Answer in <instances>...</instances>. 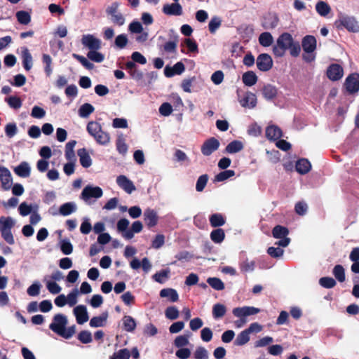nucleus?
Listing matches in <instances>:
<instances>
[{"instance_id": "obj_1", "label": "nucleus", "mask_w": 359, "mask_h": 359, "mask_svg": "<svg viewBox=\"0 0 359 359\" xmlns=\"http://www.w3.org/2000/svg\"><path fill=\"white\" fill-rule=\"evenodd\" d=\"M68 320L66 316L62 313L56 314L53 318V321L49 325V329L59 336L65 338H71L76 332V326L72 325L67 327Z\"/></svg>"}, {"instance_id": "obj_2", "label": "nucleus", "mask_w": 359, "mask_h": 359, "mask_svg": "<svg viewBox=\"0 0 359 359\" xmlns=\"http://www.w3.org/2000/svg\"><path fill=\"white\" fill-rule=\"evenodd\" d=\"M293 42L294 39L290 33L281 34L277 39L276 44L273 47V53L276 57H283Z\"/></svg>"}, {"instance_id": "obj_3", "label": "nucleus", "mask_w": 359, "mask_h": 359, "mask_svg": "<svg viewBox=\"0 0 359 359\" xmlns=\"http://www.w3.org/2000/svg\"><path fill=\"white\" fill-rule=\"evenodd\" d=\"M16 221L11 217H0V231L2 238L5 241L13 245L15 243L13 236L11 232V229L15 225Z\"/></svg>"}, {"instance_id": "obj_4", "label": "nucleus", "mask_w": 359, "mask_h": 359, "mask_svg": "<svg viewBox=\"0 0 359 359\" xmlns=\"http://www.w3.org/2000/svg\"><path fill=\"white\" fill-rule=\"evenodd\" d=\"M339 28L340 26L346 29L348 32L356 33L359 32V24L356 19L353 16H343L336 21Z\"/></svg>"}, {"instance_id": "obj_5", "label": "nucleus", "mask_w": 359, "mask_h": 359, "mask_svg": "<svg viewBox=\"0 0 359 359\" xmlns=\"http://www.w3.org/2000/svg\"><path fill=\"white\" fill-rule=\"evenodd\" d=\"M91 136H93L100 144H105L109 142V134L102 131L97 122L91 121Z\"/></svg>"}, {"instance_id": "obj_6", "label": "nucleus", "mask_w": 359, "mask_h": 359, "mask_svg": "<svg viewBox=\"0 0 359 359\" xmlns=\"http://www.w3.org/2000/svg\"><path fill=\"white\" fill-rule=\"evenodd\" d=\"M344 86L349 94H354L359 91V74L352 73L345 79Z\"/></svg>"}, {"instance_id": "obj_7", "label": "nucleus", "mask_w": 359, "mask_h": 359, "mask_svg": "<svg viewBox=\"0 0 359 359\" xmlns=\"http://www.w3.org/2000/svg\"><path fill=\"white\" fill-rule=\"evenodd\" d=\"M220 143L215 137H210L206 140L201 146V153L208 156L211 155L214 151H217L219 147Z\"/></svg>"}, {"instance_id": "obj_8", "label": "nucleus", "mask_w": 359, "mask_h": 359, "mask_svg": "<svg viewBox=\"0 0 359 359\" xmlns=\"http://www.w3.org/2000/svg\"><path fill=\"white\" fill-rule=\"evenodd\" d=\"M256 64L260 71L267 72L273 67V60L269 54L262 53L257 57Z\"/></svg>"}, {"instance_id": "obj_9", "label": "nucleus", "mask_w": 359, "mask_h": 359, "mask_svg": "<svg viewBox=\"0 0 359 359\" xmlns=\"http://www.w3.org/2000/svg\"><path fill=\"white\" fill-rule=\"evenodd\" d=\"M344 70L339 64H331L327 69V76L331 81H335L341 79L343 76Z\"/></svg>"}, {"instance_id": "obj_10", "label": "nucleus", "mask_w": 359, "mask_h": 359, "mask_svg": "<svg viewBox=\"0 0 359 359\" xmlns=\"http://www.w3.org/2000/svg\"><path fill=\"white\" fill-rule=\"evenodd\" d=\"M144 221L149 229L155 226L158 222L157 212L151 208H147L144 212Z\"/></svg>"}, {"instance_id": "obj_11", "label": "nucleus", "mask_w": 359, "mask_h": 359, "mask_svg": "<svg viewBox=\"0 0 359 359\" xmlns=\"http://www.w3.org/2000/svg\"><path fill=\"white\" fill-rule=\"evenodd\" d=\"M116 183L119 187L129 194L136 189L133 182L126 176L123 175L117 177Z\"/></svg>"}, {"instance_id": "obj_12", "label": "nucleus", "mask_w": 359, "mask_h": 359, "mask_svg": "<svg viewBox=\"0 0 359 359\" xmlns=\"http://www.w3.org/2000/svg\"><path fill=\"white\" fill-rule=\"evenodd\" d=\"M0 181L1 187L4 190H8L12 185V176L9 170L5 167H0Z\"/></svg>"}, {"instance_id": "obj_13", "label": "nucleus", "mask_w": 359, "mask_h": 359, "mask_svg": "<svg viewBox=\"0 0 359 359\" xmlns=\"http://www.w3.org/2000/svg\"><path fill=\"white\" fill-rule=\"evenodd\" d=\"M279 22V18L275 13H268L263 18L262 22V27L265 29H272L276 28Z\"/></svg>"}, {"instance_id": "obj_14", "label": "nucleus", "mask_w": 359, "mask_h": 359, "mask_svg": "<svg viewBox=\"0 0 359 359\" xmlns=\"http://www.w3.org/2000/svg\"><path fill=\"white\" fill-rule=\"evenodd\" d=\"M302 46L306 53H312L316 48V39L313 36L306 35L302 39Z\"/></svg>"}, {"instance_id": "obj_15", "label": "nucleus", "mask_w": 359, "mask_h": 359, "mask_svg": "<svg viewBox=\"0 0 359 359\" xmlns=\"http://www.w3.org/2000/svg\"><path fill=\"white\" fill-rule=\"evenodd\" d=\"M74 314L76 317V322L79 324H83L88 320L87 308L83 305H79L74 309Z\"/></svg>"}, {"instance_id": "obj_16", "label": "nucleus", "mask_w": 359, "mask_h": 359, "mask_svg": "<svg viewBox=\"0 0 359 359\" xmlns=\"http://www.w3.org/2000/svg\"><path fill=\"white\" fill-rule=\"evenodd\" d=\"M162 10L163 13L168 15H181L182 14V7L179 3L166 4Z\"/></svg>"}, {"instance_id": "obj_17", "label": "nucleus", "mask_w": 359, "mask_h": 359, "mask_svg": "<svg viewBox=\"0 0 359 359\" xmlns=\"http://www.w3.org/2000/svg\"><path fill=\"white\" fill-rule=\"evenodd\" d=\"M278 88L269 83L264 85L262 89L264 97L268 101L274 100L278 95Z\"/></svg>"}, {"instance_id": "obj_18", "label": "nucleus", "mask_w": 359, "mask_h": 359, "mask_svg": "<svg viewBox=\"0 0 359 359\" xmlns=\"http://www.w3.org/2000/svg\"><path fill=\"white\" fill-rule=\"evenodd\" d=\"M283 135L281 129L276 126H269L266 128V137L270 140H279Z\"/></svg>"}, {"instance_id": "obj_19", "label": "nucleus", "mask_w": 359, "mask_h": 359, "mask_svg": "<svg viewBox=\"0 0 359 359\" xmlns=\"http://www.w3.org/2000/svg\"><path fill=\"white\" fill-rule=\"evenodd\" d=\"M143 229L142 223L137 220L135 221L126 233H123V237L126 240H130L134 237L135 233H138L142 231Z\"/></svg>"}, {"instance_id": "obj_20", "label": "nucleus", "mask_w": 359, "mask_h": 359, "mask_svg": "<svg viewBox=\"0 0 359 359\" xmlns=\"http://www.w3.org/2000/svg\"><path fill=\"white\" fill-rule=\"evenodd\" d=\"M15 173L20 177H28L30 175L31 168L27 162L23 161L14 168Z\"/></svg>"}, {"instance_id": "obj_21", "label": "nucleus", "mask_w": 359, "mask_h": 359, "mask_svg": "<svg viewBox=\"0 0 359 359\" xmlns=\"http://www.w3.org/2000/svg\"><path fill=\"white\" fill-rule=\"evenodd\" d=\"M240 102L243 107L254 108L257 104L256 95L251 92H248Z\"/></svg>"}, {"instance_id": "obj_22", "label": "nucleus", "mask_w": 359, "mask_h": 359, "mask_svg": "<svg viewBox=\"0 0 359 359\" xmlns=\"http://www.w3.org/2000/svg\"><path fill=\"white\" fill-rule=\"evenodd\" d=\"M295 168L297 172L304 175L310 171L311 165L309 160L301 158L297 161Z\"/></svg>"}, {"instance_id": "obj_23", "label": "nucleus", "mask_w": 359, "mask_h": 359, "mask_svg": "<svg viewBox=\"0 0 359 359\" xmlns=\"http://www.w3.org/2000/svg\"><path fill=\"white\" fill-rule=\"evenodd\" d=\"M76 144V140H71L68 142L65 145V158L69 161H76V156L74 153V147Z\"/></svg>"}, {"instance_id": "obj_24", "label": "nucleus", "mask_w": 359, "mask_h": 359, "mask_svg": "<svg viewBox=\"0 0 359 359\" xmlns=\"http://www.w3.org/2000/svg\"><path fill=\"white\" fill-rule=\"evenodd\" d=\"M22 65L25 70L29 71L33 65L32 56L27 48L22 50Z\"/></svg>"}, {"instance_id": "obj_25", "label": "nucleus", "mask_w": 359, "mask_h": 359, "mask_svg": "<svg viewBox=\"0 0 359 359\" xmlns=\"http://www.w3.org/2000/svg\"><path fill=\"white\" fill-rule=\"evenodd\" d=\"M257 76L256 74L252 71H248L245 72L242 76L243 83L246 86H252L257 82Z\"/></svg>"}, {"instance_id": "obj_26", "label": "nucleus", "mask_w": 359, "mask_h": 359, "mask_svg": "<svg viewBox=\"0 0 359 359\" xmlns=\"http://www.w3.org/2000/svg\"><path fill=\"white\" fill-rule=\"evenodd\" d=\"M161 297H168L171 302H176L179 299L177 292L172 288H164L160 291Z\"/></svg>"}, {"instance_id": "obj_27", "label": "nucleus", "mask_w": 359, "mask_h": 359, "mask_svg": "<svg viewBox=\"0 0 359 359\" xmlns=\"http://www.w3.org/2000/svg\"><path fill=\"white\" fill-rule=\"evenodd\" d=\"M76 210V205L74 202H68L62 204L59 209L61 215L67 216Z\"/></svg>"}, {"instance_id": "obj_28", "label": "nucleus", "mask_w": 359, "mask_h": 359, "mask_svg": "<svg viewBox=\"0 0 359 359\" xmlns=\"http://www.w3.org/2000/svg\"><path fill=\"white\" fill-rule=\"evenodd\" d=\"M210 224L212 227H219L223 226L225 222V218L220 213H214L209 217Z\"/></svg>"}, {"instance_id": "obj_29", "label": "nucleus", "mask_w": 359, "mask_h": 359, "mask_svg": "<svg viewBox=\"0 0 359 359\" xmlns=\"http://www.w3.org/2000/svg\"><path fill=\"white\" fill-rule=\"evenodd\" d=\"M243 149V143L239 140L231 142L225 148V152L228 154H236Z\"/></svg>"}, {"instance_id": "obj_30", "label": "nucleus", "mask_w": 359, "mask_h": 359, "mask_svg": "<svg viewBox=\"0 0 359 359\" xmlns=\"http://www.w3.org/2000/svg\"><path fill=\"white\" fill-rule=\"evenodd\" d=\"M108 318V313L107 311L103 312L99 316H95L91 318V327H103L106 325L107 320Z\"/></svg>"}, {"instance_id": "obj_31", "label": "nucleus", "mask_w": 359, "mask_h": 359, "mask_svg": "<svg viewBox=\"0 0 359 359\" xmlns=\"http://www.w3.org/2000/svg\"><path fill=\"white\" fill-rule=\"evenodd\" d=\"M289 234V229L281 225H276L272 229L273 238L280 239L287 237Z\"/></svg>"}, {"instance_id": "obj_32", "label": "nucleus", "mask_w": 359, "mask_h": 359, "mask_svg": "<svg viewBox=\"0 0 359 359\" xmlns=\"http://www.w3.org/2000/svg\"><path fill=\"white\" fill-rule=\"evenodd\" d=\"M316 10L320 16L325 17L330 13L331 8L327 3L320 1L316 5Z\"/></svg>"}, {"instance_id": "obj_33", "label": "nucleus", "mask_w": 359, "mask_h": 359, "mask_svg": "<svg viewBox=\"0 0 359 359\" xmlns=\"http://www.w3.org/2000/svg\"><path fill=\"white\" fill-rule=\"evenodd\" d=\"M38 210V205H28L27 203L23 202L22 203L18 208L19 213L20 215L25 217L28 215H29L31 212H32L34 210L37 211Z\"/></svg>"}, {"instance_id": "obj_34", "label": "nucleus", "mask_w": 359, "mask_h": 359, "mask_svg": "<svg viewBox=\"0 0 359 359\" xmlns=\"http://www.w3.org/2000/svg\"><path fill=\"white\" fill-rule=\"evenodd\" d=\"M273 42V36L270 32H265L262 33L259 36V43L264 47L270 46Z\"/></svg>"}, {"instance_id": "obj_35", "label": "nucleus", "mask_w": 359, "mask_h": 359, "mask_svg": "<svg viewBox=\"0 0 359 359\" xmlns=\"http://www.w3.org/2000/svg\"><path fill=\"white\" fill-rule=\"evenodd\" d=\"M250 341V333L246 330H244L241 333H239L235 341H234V345L235 346H243L245 344H247Z\"/></svg>"}, {"instance_id": "obj_36", "label": "nucleus", "mask_w": 359, "mask_h": 359, "mask_svg": "<svg viewBox=\"0 0 359 359\" xmlns=\"http://www.w3.org/2000/svg\"><path fill=\"white\" fill-rule=\"evenodd\" d=\"M225 238V233L222 229L218 228L210 233V238L215 243H222Z\"/></svg>"}, {"instance_id": "obj_37", "label": "nucleus", "mask_w": 359, "mask_h": 359, "mask_svg": "<svg viewBox=\"0 0 359 359\" xmlns=\"http://www.w3.org/2000/svg\"><path fill=\"white\" fill-rule=\"evenodd\" d=\"M123 328L126 331L132 332L135 330L136 322L133 318L130 316H125L123 318Z\"/></svg>"}, {"instance_id": "obj_38", "label": "nucleus", "mask_w": 359, "mask_h": 359, "mask_svg": "<svg viewBox=\"0 0 359 359\" xmlns=\"http://www.w3.org/2000/svg\"><path fill=\"white\" fill-rule=\"evenodd\" d=\"M226 312V308L224 304L217 303L212 307V316L215 319L222 318Z\"/></svg>"}, {"instance_id": "obj_39", "label": "nucleus", "mask_w": 359, "mask_h": 359, "mask_svg": "<svg viewBox=\"0 0 359 359\" xmlns=\"http://www.w3.org/2000/svg\"><path fill=\"white\" fill-rule=\"evenodd\" d=\"M333 275L335 278L340 283L345 281L346 276H345V270L342 265L337 264L336 265L332 271Z\"/></svg>"}, {"instance_id": "obj_40", "label": "nucleus", "mask_w": 359, "mask_h": 359, "mask_svg": "<svg viewBox=\"0 0 359 359\" xmlns=\"http://www.w3.org/2000/svg\"><path fill=\"white\" fill-rule=\"evenodd\" d=\"M77 154L80 158V163L82 166L88 168L90 166V160L87 150L84 148L80 149L77 151Z\"/></svg>"}, {"instance_id": "obj_41", "label": "nucleus", "mask_w": 359, "mask_h": 359, "mask_svg": "<svg viewBox=\"0 0 359 359\" xmlns=\"http://www.w3.org/2000/svg\"><path fill=\"white\" fill-rule=\"evenodd\" d=\"M222 20L218 16H214L211 18L208 24V29L211 34H215L216 31L221 27Z\"/></svg>"}, {"instance_id": "obj_42", "label": "nucleus", "mask_w": 359, "mask_h": 359, "mask_svg": "<svg viewBox=\"0 0 359 359\" xmlns=\"http://www.w3.org/2000/svg\"><path fill=\"white\" fill-rule=\"evenodd\" d=\"M15 16L19 23L22 25H28L31 21V16L29 13L25 11H18Z\"/></svg>"}, {"instance_id": "obj_43", "label": "nucleus", "mask_w": 359, "mask_h": 359, "mask_svg": "<svg viewBox=\"0 0 359 359\" xmlns=\"http://www.w3.org/2000/svg\"><path fill=\"white\" fill-rule=\"evenodd\" d=\"M207 283L216 290H222L224 289V283L219 278H208Z\"/></svg>"}, {"instance_id": "obj_44", "label": "nucleus", "mask_w": 359, "mask_h": 359, "mask_svg": "<svg viewBox=\"0 0 359 359\" xmlns=\"http://www.w3.org/2000/svg\"><path fill=\"white\" fill-rule=\"evenodd\" d=\"M128 43V39L127 35L125 34H119L115 38L114 45L118 49L125 48Z\"/></svg>"}, {"instance_id": "obj_45", "label": "nucleus", "mask_w": 359, "mask_h": 359, "mask_svg": "<svg viewBox=\"0 0 359 359\" xmlns=\"http://www.w3.org/2000/svg\"><path fill=\"white\" fill-rule=\"evenodd\" d=\"M235 175V171L233 170H226L220 172L215 177V182H223Z\"/></svg>"}, {"instance_id": "obj_46", "label": "nucleus", "mask_w": 359, "mask_h": 359, "mask_svg": "<svg viewBox=\"0 0 359 359\" xmlns=\"http://www.w3.org/2000/svg\"><path fill=\"white\" fill-rule=\"evenodd\" d=\"M319 284L324 288L330 289L336 285L337 282L333 278L326 276L320 278Z\"/></svg>"}, {"instance_id": "obj_47", "label": "nucleus", "mask_w": 359, "mask_h": 359, "mask_svg": "<svg viewBox=\"0 0 359 359\" xmlns=\"http://www.w3.org/2000/svg\"><path fill=\"white\" fill-rule=\"evenodd\" d=\"M169 273V269H163L154 274L153 279L159 283H163L165 280L168 278Z\"/></svg>"}, {"instance_id": "obj_48", "label": "nucleus", "mask_w": 359, "mask_h": 359, "mask_svg": "<svg viewBox=\"0 0 359 359\" xmlns=\"http://www.w3.org/2000/svg\"><path fill=\"white\" fill-rule=\"evenodd\" d=\"M180 312L175 306H168L165 311V316L169 320L178 318Z\"/></svg>"}, {"instance_id": "obj_49", "label": "nucleus", "mask_w": 359, "mask_h": 359, "mask_svg": "<svg viewBox=\"0 0 359 359\" xmlns=\"http://www.w3.org/2000/svg\"><path fill=\"white\" fill-rule=\"evenodd\" d=\"M208 181V175L207 174H204L201 175L196 182V189L198 192H201L205 189Z\"/></svg>"}, {"instance_id": "obj_50", "label": "nucleus", "mask_w": 359, "mask_h": 359, "mask_svg": "<svg viewBox=\"0 0 359 359\" xmlns=\"http://www.w3.org/2000/svg\"><path fill=\"white\" fill-rule=\"evenodd\" d=\"M60 249L64 255H70L73 251V246L68 239L61 240Z\"/></svg>"}, {"instance_id": "obj_51", "label": "nucleus", "mask_w": 359, "mask_h": 359, "mask_svg": "<svg viewBox=\"0 0 359 359\" xmlns=\"http://www.w3.org/2000/svg\"><path fill=\"white\" fill-rule=\"evenodd\" d=\"M79 295V291L78 289H74L70 293L66 296L67 304L69 306H73L77 303V297Z\"/></svg>"}, {"instance_id": "obj_52", "label": "nucleus", "mask_w": 359, "mask_h": 359, "mask_svg": "<svg viewBox=\"0 0 359 359\" xmlns=\"http://www.w3.org/2000/svg\"><path fill=\"white\" fill-rule=\"evenodd\" d=\"M43 280L46 282L47 289L51 294H56L60 292L61 287L57 283L47 280L46 278H45Z\"/></svg>"}, {"instance_id": "obj_53", "label": "nucleus", "mask_w": 359, "mask_h": 359, "mask_svg": "<svg viewBox=\"0 0 359 359\" xmlns=\"http://www.w3.org/2000/svg\"><path fill=\"white\" fill-rule=\"evenodd\" d=\"M6 102L8 103L10 107L18 109L22 107V101L17 96H11L6 99Z\"/></svg>"}, {"instance_id": "obj_54", "label": "nucleus", "mask_w": 359, "mask_h": 359, "mask_svg": "<svg viewBox=\"0 0 359 359\" xmlns=\"http://www.w3.org/2000/svg\"><path fill=\"white\" fill-rule=\"evenodd\" d=\"M130 353L128 348L120 349L110 357L109 359H129Z\"/></svg>"}, {"instance_id": "obj_55", "label": "nucleus", "mask_w": 359, "mask_h": 359, "mask_svg": "<svg viewBox=\"0 0 359 359\" xmlns=\"http://www.w3.org/2000/svg\"><path fill=\"white\" fill-rule=\"evenodd\" d=\"M177 39H175L174 41H170L166 42L163 46V49L165 52L169 53H175L177 51Z\"/></svg>"}, {"instance_id": "obj_56", "label": "nucleus", "mask_w": 359, "mask_h": 359, "mask_svg": "<svg viewBox=\"0 0 359 359\" xmlns=\"http://www.w3.org/2000/svg\"><path fill=\"white\" fill-rule=\"evenodd\" d=\"M129 221L126 218L120 219L116 224L118 231L121 232V234L126 233L128 231Z\"/></svg>"}, {"instance_id": "obj_57", "label": "nucleus", "mask_w": 359, "mask_h": 359, "mask_svg": "<svg viewBox=\"0 0 359 359\" xmlns=\"http://www.w3.org/2000/svg\"><path fill=\"white\" fill-rule=\"evenodd\" d=\"M43 63L45 65L44 70L48 76H50L52 73L51 63L52 59L48 54H43L42 56Z\"/></svg>"}, {"instance_id": "obj_58", "label": "nucleus", "mask_w": 359, "mask_h": 359, "mask_svg": "<svg viewBox=\"0 0 359 359\" xmlns=\"http://www.w3.org/2000/svg\"><path fill=\"white\" fill-rule=\"evenodd\" d=\"M189 344V337L185 335L177 336L174 340V345L177 348H183Z\"/></svg>"}, {"instance_id": "obj_59", "label": "nucleus", "mask_w": 359, "mask_h": 359, "mask_svg": "<svg viewBox=\"0 0 359 359\" xmlns=\"http://www.w3.org/2000/svg\"><path fill=\"white\" fill-rule=\"evenodd\" d=\"M284 250L279 247H269L267 253L273 258H280L283 256Z\"/></svg>"}, {"instance_id": "obj_60", "label": "nucleus", "mask_w": 359, "mask_h": 359, "mask_svg": "<svg viewBox=\"0 0 359 359\" xmlns=\"http://www.w3.org/2000/svg\"><path fill=\"white\" fill-rule=\"evenodd\" d=\"M116 146L117 151L121 154H125L128 151V146L125 142V140L122 137L118 138Z\"/></svg>"}, {"instance_id": "obj_61", "label": "nucleus", "mask_w": 359, "mask_h": 359, "mask_svg": "<svg viewBox=\"0 0 359 359\" xmlns=\"http://www.w3.org/2000/svg\"><path fill=\"white\" fill-rule=\"evenodd\" d=\"M165 243V236L163 234H157L152 241L151 246L155 249L161 248Z\"/></svg>"}, {"instance_id": "obj_62", "label": "nucleus", "mask_w": 359, "mask_h": 359, "mask_svg": "<svg viewBox=\"0 0 359 359\" xmlns=\"http://www.w3.org/2000/svg\"><path fill=\"white\" fill-rule=\"evenodd\" d=\"M184 42L190 53H198V44L195 40L188 38L185 39Z\"/></svg>"}, {"instance_id": "obj_63", "label": "nucleus", "mask_w": 359, "mask_h": 359, "mask_svg": "<svg viewBox=\"0 0 359 359\" xmlns=\"http://www.w3.org/2000/svg\"><path fill=\"white\" fill-rule=\"evenodd\" d=\"M172 112V107L168 102L163 103L159 107V113L165 116H168Z\"/></svg>"}, {"instance_id": "obj_64", "label": "nucleus", "mask_w": 359, "mask_h": 359, "mask_svg": "<svg viewBox=\"0 0 359 359\" xmlns=\"http://www.w3.org/2000/svg\"><path fill=\"white\" fill-rule=\"evenodd\" d=\"M194 358L196 359H208V353L207 350L203 347H198L194 352Z\"/></svg>"}]
</instances>
